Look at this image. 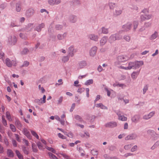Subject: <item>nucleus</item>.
Here are the masks:
<instances>
[{
  "mask_svg": "<svg viewBox=\"0 0 159 159\" xmlns=\"http://www.w3.org/2000/svg\"><path fill=\"white\" fill-rule=\"evenodd\" d=\"M143 65V62L142 61H131L129 62L128 64L129 70L131 69L135 70L138 69Z\"/></svg>",
  "mask_w": 159,
  "mask_h": 159,
  "instance_id": "obj_1",
  "label": "nucleus"
},
{
  "mask_svg": "<svg viewBox=\"0 0 159 159\" xmlns=\"http://www.w3.org/2000/svg\"><path fill=\"white\" fill-rule=\"evenodd\" d=\"M129 59V57L126 55H120L116 57V61L114 62V65L119 66L121 63L126 61Z\"/></svg>",
  "mask_w": 159,
  "mask_h": 159,
  "instance_id": "obj_2",
  "label": "nucleus"
},
{
  "mask_svg": "<svg viewBox=\"0 0 159 159\" xmlns=\"http://www.w3.org/2000/svg\"><path fill=\"white\" fill-rule=\"evenodd\" d=\"M122 36L118 33L112 34L109 38L108 41L111 43L116 40H120L122 39Z\"/></svg>",
  "mask_w": 159,
  "mask_h": 159,
  "instance_id": "obj_3",
  "label": "nucleus"
},
{
  "mask_svg": "<svg viewBox=\"0 0 159 159\" xmlns=\"http://www.w3.org/2000/svg\"><path fill=\"white\" fill-rule=\"evenodd\" d=\"M147 133L150 135L151 138L154 140H156L159 138V134L157 133L153 130H148L147 131Z\"/></svg>",
  "mask_w": 159,
  "mask_h": 159,
  "instance_id": "obj_4",
  "label": "nucleus"
},
{
  "mask_svg": "<svg viewBox=\"0 0 159 159\" xmlns=\"http://www.w3.org/2000/svg\"><path fill=\"white\" fill-rule=\"evenodd\" d=\"M17 42V38L15 36H10L8 37L7 43L10 45H14Z\"/></svg>",
  "mask_w": 159,
  "mask_h": 159,
  "instance_id": "obj_5",
  "label": "nucleus"
},
{
  "mask_svg": "<svg viewBox=\"0 0 159 159\" xmlns=\"http://www.w3.org/2000/svg\"><path fill=\"white\" fill-rule=\"evenodd\" d=\"M123 10L122 7H116L113 13V16H117L121 15Z\"/></svg>",
  "mask_w": 159,
  "mask_h": 159,
  "instance_id": "obj_6",
  "label": "nucleus"
},
{
  "mask_svg": "<svg viewBox=\"0 0 159 159\" xmlns=\"http://www.w3.org/2000/svg\"><path fill=\"white\" fill-rule=\"evenodd\" d=\"M77 52L76 49H75L73 46H70L68 48L67 51L68 55L71 57L74 56L75 53Z\"/></svg>",
  "mask_w": 159,
  "mask_h": 159,
  "instance_id": "obj_7",
  "label": "nucleus"
},
{
  "mask_svg": "<svg viewBox=\"0 0 159 159\" xmlns=\"http://www.w3.org/2000/svg\"><path fill=\"white\" fill-rule=\"evenodd\" d=\"M5 63L7 66L9 67H11L12 66H16V62L15 61L12 60L11 61L8 58L6 59Z\"/></svg>",
  "mask_w": 159,
  "mask_h": 159,
  "instance_id": "obj_8",
  "label": "nucleus"
},
{
  "mask_svg": "<svg viewBox=\"0 0 159 159\" xmlns=\"http://www.w3.org/2000/svg\"><path fill=\"white\" fill-rule=\"evenodd\" d=\"M118 116V120L122 121H125L127 120V118L122 115L123 113L120 111H118L116 113Z\"/></svg>",
  "mask_w": 159,
  "mask_h": 159,
  "instance_id": "obj_9",
  "label": "nucleus"
},
{
  "mask_svg": "<svg viewBox=\"0 0 159 159\" xmlns=\"http://www.w3.org/2000/svg\"><path fill=\"white\" fill-rule=\"evenodd\" d=\"M88 38L89 39L97 42L99 39V36L97 35L94 34H90L88 36Z\"/></svg>",
  "mask_w": 159,
  "mask_h": 159,
  "instance_id": "obj_10",
  "label": "nucleus"
},
{
  "mask_svg": "<svg viewBox=\"0 0 159 159\" xmlns=\"http://www.w3.org/2000/svg\"><path fill=\"white\" fill-rule=\"evenodd\" d=\"M138 137L137 135L135 133H132L127 136L125 138L126 140H134L136 139Z\"/></svg>",
  "mask_w": 159,
  "mask_h": 159,
  "instance_id": "obj_11",
  "label": "nucleus"
},
{
  "mask_svg": "<svg viewBox=\"0 0 159 159\" xmlns=\"http://www.w3.org/2000/svg\"><path fill=\"white\" fill-rule=\"evenodd\" d=\"M117 123L115 121H111L108 122L105 124V126L106 127L114 128L117 126Z\"/></svg>",
  "mask_w": 159,
  "mask_h": 159,
  "instance_id": "obj_12",
  "label": "nucleus"
},
{
  "mask_svg": "<svg viewBox=\"0 0 159 159\" xmlns=\"http://www.w3.org/2000/svg\"><path fill=\"white\" fill-rule=\"evenodd\" d=\"M152 17V15L151 14L141 15L140 16V20L143 21L145 20H148L151 19Z\"/></svg>",
  "mask_w": 159,
  "mask_h": 159,
  "instance_id": "obj_13",
  "label": "nucleus"
},
{
  "mask_svg": "<svg viewBox=\"0 0 159 159\" xmlns=\"http://www.w3.org/2000/svg\"><path fill=\"white\" fill-rule=\"evenodd\" d=\"M34 13V11L33 8H30L28 9L26 12L25 15L28 17H31Z\"/></svg>",
  "mask_w": 159,
  "mask_h": 159,
  "instance_id": "obj_14",
  "label": "nucleus"
},
{
  "mask_svg": "<svg viewBox=\"0 0 159 159\" xmlns=\"http://www.w3.org/2000/svg\"><path fill=\"white\" fill-rule=\"evenodd\" d=\"M98 48L96 46H93L92 47L89 51L90 56L92 57H94L96 53Z\"/></svg>",
  "mask_w": 159,
  "mask_h": 159,
  "instance_id": "obj_15",
  "label": "nucleus"
},
{
  "mask_svg": "<svg viewBox=\"0 0 159 159\" xmlns=\"http://www.w3.org/2000/svg\"><path fill=\"white\" fill-rule=\"evenodd\" d=\"M155 113V111H152L150 112L148 114L144 115L143 117V118L145 120H148L152 116H153Z\"/></svg>",
  "mask_w": 159,
  "mask_h": 159,
  "instance_id": "obj_16",
  "label": "nucleus"
},
{
  "mask_svg": "<svg viewBox=\"0 0 159 159\" xmlns=\"http://www.w3.org/2000/svg\"><path fill=\"white\" fill-rule=\"evenodd\" d=\"M108 37L107 36L103 37L100 41V45L101 46H104L107 42Z\"/></svg>",
  "mask_w": 159,
  "mask_h": 159,
  "instance_id": "obj_17",
  "label": "nucleus"
},
{
  "mask_svg": "<svg viewBox=\"0 0 159 159\" xmlns=\"http://www.w3.org/2000/svg\"><path fill=\"white\" fill-rule=\"evenodd\" d=\"M131 26L132 24L131 23H128L123 26L122 28L125 31H127L130 30Z\"/></svg>",
  "mask_w": 159,
  "mask_h": 159,
  "instance_id": "obj_18",
  "label": "nucleus"
},
{
  "mask_svg": "<svg viewBox=\"0 0 159 159\" xmlns=\"http://www.w3.org/2000/svg\"><path fill=\"white\" fill-rule=\"evenodd\" d=\"M45 26V24L44 23H42L37 25L35 28L34 30L38 32H40L41 31L42 29L44 28Z\"/></svg>",
  "mask_w": 159,
  "mask_h": 159,
  "instance_id": "obj_19",
  "label": "nucleus"
},
{
  "mask_svg": "<svg viewBox=\"0 0 159 159\" xmlns=\"http://www.w3.org/2000/svg\"><path fill=\"white\" fill-rule=\"evenodd\" d=\"M61 0H49L48 2L51 5H57L61 2Z\"/></svg>",
  "mask_w": 159,
  "mask_h": 159,
  "instance_id": "obj_20",
  "label": "nucleus"
},
{
  "mask_svg": "<svg viewBox=\"0 0 159 159\" xmlns=\"http://www.w3.org/2000/svg\"><path fill=\"white\" fill-rule=\"evenodd\" d=\"M22 132L23 134L25 135L29 139H31V136L29 131L26 128H24Z\"/></svg>",
  "mask_w": 159,
  "mask_h": 159,
  "instance_id": "obj_21",
  "label": "nucleus"
},
{
  "mask_svg": "<svg viewBox=\"0 0 159 159\" xmlns=\"http://www.w3.org/2000/svg\"><path fill=\"white\" fill-rule=\"evenodd\" d=\"M77 17L74 15H71L69 17V21L72 23H75L77 21Z\"/></svg>",
  "mask_w": 159,
  "mask_h": 159,
  "instance_id": "obj_22",
  "label": "nucleus"
},
{
  "mask_svg": "<svg viewBox=\"0 0 159 159\" xmlns=\"http://www.w3.org/2000/svg\"><path fill=\"white\" fill-rule=\"evenodd\" d=\"M139 119L140 116L138 115H135L132 118L131 120L132 122L136 123L139 121Z\"/></svg>",
  "mask_w": 159,
  "mask_h": 159,
  "instance_id": "obj_23",
  "label": "nucleus"
},
{
  "mask_svg": "<svg viewBox=\"0 0 159 159\" xmlns=\"http://www.w3.org/2000/svg\"><path fill=\"white\" fill-rule=\"evenodd\" d=\"M67 34L66 33H65L62 34H59L57 35V38L59 40H62L66 38Z\"/></svg>",
  "mask_w": 159,
  "mask_h": 159,
  "instance_id": "obj_24",
  "label": "nucleus"
},
{
  "mask_svg": "<svg viewBox=\"0 0 159 159\" xmlns=\"http://www.w3.org/2000/svg\"><path fill=\"white\" fill-rule=\"evenodd\" d=\"M158 35V32L157 31H155L150 36L149 39L151 40H153L156 39Z\"/></svg>",
  "mask_w": 159,
  "mask_h": 159,
  "instance_id": "obj_25",
  "label": "nucleus"
},
{
  "mask_svg": "<svg viewBox=\"0 0 159 159\" xmlns=\"http://www.w3.org/2000/svg\"><path fill=\"white\" fill-rule=\"evenodd\" d=\"M15 124L17 128L21 130L22 129V125L20 121L18 120H16L15 121Z\"/></svg>",
  "mask_w": 159,
  "mask_h": 159,
  "instance_id": "obj_26",
  "label": "nucleus"
},
{
  "mask_svg": "<svg viewBox=\"0 0 159 159\" xmlns=\"http://www.w3.org/2000/svg\"><path fill=\"white\" fill-rule=\"evenodd\" d=\"M86 65L87 63L85 61H81L79 63V67L80 69L83 68Z\"/></svg>",
  "mask_w": 159,
  "mask_h": 159,
  "instance_id": "obj_27",
  "label": "nucleus"
},
{
  "mask_svg": "<svg viewBox=\"0 0 159 159\" xmlns=\"http://www.w3.org/2000/svg\"><path fill=\"white\" fill-rule=\"evenodd\" d=\"M140 70L139 71L133 72L131 74V77L134 80L136 79L139 73Z\"/></svg>",
  "mask_w": 159,
  "mask_h": 159,
  "instance_id": "obj_28",
  "label": "nucleus"
},
{
  "mask_svg": "<svg viewBox=\"0 0 159 159\" xmlns=\"http://www.w3.org/2000/svg\"><path fill=\"white\" fill-rule=\"evenodd\" d=\"M70 57L68 55L66 56H64L61 58V61L63 63H65L68 61L69 60Z\"/></svg>",
  "mask_w": 159,
  "mask_h": 159,
  "instance_id": "obj_29",
  "label": "nucleus"
},
{
  "mask_svg": "<svg viewBox=\"0 0 159 159\" xmlns=\"http://www.w3.org/2000/svg\"><path fill=\"white\" fill-rule=\"evenodd\" d=\"M57 154L59 157H62L66 159H70V157L65 153L60 152Z\"/></svg>",
  "mask_w": 159,
  "mask_h": 159,
  "instance_id": "obj_30",
  "label": "nucleus"
},
{
  "mask_svg": "<svg viewBox=\"0 0 159 159\" xmlns=\"http://www.w3.org/2000/svg\"><path fill=\"white\" fill-rule=\"evenodd\" d=\"M96 106L97 107H100L102 109L107 110L108 109L107 107L104 105L102 103H99L96 104Z\"/></svg>",
  "mask_w": 159,
  "mask_h": 159,
  "instance_id": "obj_31",
  "label": "nucleus"
},
{
  "mask_svg": "<svg viewBox=\"0 0 159 159\" xmlns=\"http://www.w3.org/2000/svg\"><path fill=\"white\" fill-rule=\"evenodd\" d=\"M21 9V5L20 3H17L16 4V10L17 12H20Z\"/></svg>",
  "mask_w": 159,
  "mask_h": 159,
  "instance_id": "obj_32",
  "label": "nucleus"
},
{
  "mask_svg": "<svg viewBox=\"0 0 159 159\" xmlns=\"http://www.w3.org/2000/svg\"><path fill=\"white\" fill-rule=\"evenodd\" d=\"M102 33L103 34H107L109 33L108 29L106 28L105 27H102L101 28Z\"/></svg>",
  "mask_w": 159,
  "mask_h": 159,
  "instance_id": "obj_33",
  "label": "nucleus"
},
{
  "mask_svg": "<svg viewBox=\"0 0 159 159\" xmlns=\"http://www.w3.org/2000/svg\"><path fill=\"white\" fill-rule=\"evenodd\" d=\"M109 7L110 9L113 10L116 6V4L113 2H109Z\"/></svg>",
  "mask_w": 159,
  "mask_h": 159,
  "instance_id": "obj_34",
  "label": "nucleus"
},
{
  "mask_svg": "<svg viewBox=\"0 0 159 159\" xmlns=\"http://www.w3.org/2000/svg\"><path fill=\"white\" fill-rule=\"evenodd\" d=\"M7 155L8 156L10 157H13L14 156V153L11 149L7 150Z\"/></svg>",
  "mask_w": 159,
  "mask_h": 159,
  "instance_id": "obj_35",
  "label": "nucleus"
},
{
  "mask_svg": "<svg viewBox=\"0 0 159 159\" xmlns=\"http://www.w3.org/2000/svg\"><path fill=\"white\" fill-rule=\"evenodd\" d=\"M15 152L16 155L19 159H23V156L21 154L18 150H16Z\"/></svg>",
  "mask_w": 159,
  "mask_h": 159,
  "instance_id": "obj_36",
  "label": "nucleus"
},
{
  "mask_svg": "<svg viewBox=\"0 0 159 159\" xmlns=\"http://www.w3.org/2000/svg\"><path fill=\"white\" fill-rule=\"evenodd\" d=\"M6 117L9 121H11L12 120L10 113L8 111L6 112Z\"/></svg>",
  "mask_w": 159,
  "mask_h": 159,
  "instance_id": "obj_37",
  "label": "nucleus"
},
{
  "mask_svg": "<svg viewBox=\"0 0 159 159\" xmlns=\"http://www.w3.org/2000/svg\"><path fill=\"white\" fill-rule=\"evenodd\" d=\"M113 86L114 87L119 86L122 87V88L125 87V85L123 84L116 83L113 84Z\"/></svg>",
  "mask_w": 159,
  "mask_h": 159,
  "instance_id": "obj_38",
  "label": "nucleus"
},
{
  "mask_svg": "<svg viewBox=\"0 0 159 159\" xmlns=\"http://www.w3.org/2000/svg\"><path fill=\"white\" fill-rule=\"evenodd\" d=\"M48 153L49 156V157L51 159H58L57 157L55 155L52 154V153L49 152Z\"/></svg>",
  "mask_w": 159,
  "mask_h": 159,
  "instance_id": "obj_39",
  "label": "nucleus"
},
{
  "mask_svg": "<svg viewBox=\"0 0 159 159\" xmlns=\"http://www.w3.org/2000/svg\"><path fill=\"white\" fill-rule=\"evenodd\" d=\"M93 80L92 79H90L87 80L84 83V84L86 85H89L93 84Z\"/></svg>",
  "mask_w": 159,
  "mask_h": 159,
  "instance_id": "obj_40",
  "label": "nucleus"
},
{
  "mask_svg": "<svg viewBox=\"0 0 159 159\" xmlns=\"http://www.w3.org/2000/svg\"><path fill=\"white\" fill-rule=\"evenodd\" d=\"M45 148L48 151L52 152L53 153H56V151L53 148L47 146H45Z\"/></svg>",
  "mask_w": 159,
  "mask_h": 159,
  "instance_id": "obj_41",
  "label": "nucleus"
},
{
  "mask_svg": "<svg viewBox=\"0 0 159 159\" xmlns=\"http://www.w3.org/2000/svg\"><path fill=\"white\" fill-rule=\"evenodd\" d=\"M139 25V22L138 21H134L133 22L134 30H135L137 29Z\"/></svg>",
  "mask_w": 159,
  "mask_h": 159,
  "instance_id": "obj_42",
  "label": "nucleus"
},
{
  "mask_svg": "<svg viewBox=\"0 0 159 159\" xmlns=\"http://www.w3.org/2000/svg\"><path fill=\"white\" fill-rule=\"evenodd\" d=\"M74 118L79 122H81L83 120L82 117L78 115H75Z\"/></svg>",
  "mask_w": 159,
  "mask_h": 159,
  "instance_id": "obj_43",
  "label": "nucleus"
},
{
  "mask_svg": "<svg viewBox=\"0 0 159 159\" xmlns=\"http://www.w3.org/2000/svg\"><path fill=\"white\" fill-rule=\"evenodd\" d=\"M31 132L32 134L34 137H35L37 139H39V136L37 134V133L34 130H31Z\"/></svg>",
  "mask_w": 159,
  "mask_h": 159,
  "instance_id": "obj_44",
  "label": "nucleus"
},
{
  "mask_svg": "<svg viewBox=\"0 0 159 159\" xmlns=\"http://www.w3.org/2000/svg\"><path fill=\"white\" fill-rule=\"evenodd\" d=\"M124 39L126 41L129 42L130 40V37L128 35H125L123 37Z\"/></svg>",
  "mask_w": 159,
  "mask_h": 159,
  "instance_id": "obj_45",
  "label": "nucleus"
},
{
  "mask_svg": "<svg viewBox=\"0 0 159 159\" xmlns=\"http://www.w3.org/2000/svg\"><path fill=\"white\" fill-rule=\"evenodd\" d=\"M41 100L42 98H41L40 99H36L34 100V102L35 103H37L38 104L40 105L41 104H42Z\"/></svg>",
  "mask_w": 159,
  "mask_h": 159,
  "instance_id": "obj_46",
  "label": "nucleus"
},
{
  "mask_svg": "<svg viewBox=\"0 0 159 159\" xmlns=\"http://www.w3.org/2000/svg\"><path fill=\"white\" fill-rule=\"evenodd\" d=\"M132 146V144H126L124 146V148L126 150H128L131 148Z\"/></svg>",
  "mask_w": 159,
  "mask_h": 159,
  "instance_id": "obj_47",
  "label": "nucleus"
},
{
  "mask_svg": "<svg viewBox=\"0 0 159 159\" xmlns=\"http://www.w3.org/2000/svg\"><path fill=\"white\" fill-rule=\"evenodd\" d=\"M91 152L93 156H97L98 154V151L94 149L91 150Z\"/></svg>",
  "mask_w": 159,
  "mask_h": 159,
  "instance_id": "obj_48",
  "label": "nucleus"
},
{
  "mask_svg": "<svg viewBox=\"0 0 159 159\" xmlns=\"http://www.w3.org/2000/svg\"><path fill=\"white\" fill-rule=\"evenodd\" d=\"M148 85H145L144 86L143 89V94H144L146 93V91L148 89Z\"/></svg>",
  "mask_w": 159,
  "mask_h": 159,
  "instance_id": "obj_49",
  "label": "nucleus"
},
{
  "mask_svg": "<svg viewBox=\"0 0 159 159\" xmlns=\"http://www.w3.org/2000/svg\"><path fill=\"white\" fill-rule=\"evenodd\" d=\"M10 129H11L12 131L14 132L16 131V128L12 124H10Z\"/></svg>",
  "mask_w": 159,
  "mask_h": 159,
  "instance_id": "obj_50",
  "label": "nucleus"
},
{
  "mask_svg": "<svg viewBox=\"0 0 159 159\" xmlns=\"http://www.w3.org/2000/svg\"><path fill=\"white\" fill-rule=\"evenodd\" d=\"M63 28V26L60 25H55V29L57 30H61Z\"/></svg>",
  "mask_w": 159,
  "mask_h": 159,
  "instance_id": "obj_51",
  "label": "nucleus"
},
{
  "mask_svg": "<svg viewBox=\"0 0 159 159\" xmlns=\"http://www.w3.org/2000/svg\"><path fill=\"white\" fill-rule=\"evenodd\" d=\"M29 52V50L27 48H25L21 52V54L22 55L26 54Z\"/></svg>",
  "mask_w": 159,
  "mask_h": 159,
  "instance_id": "obj_52",
  "label": "nucleus"
},
{
  "mask_svg": "<svg viewBox=\"0 0 159 159\" xmlns=\"http://www.w3.org/2000/svg\"><path fill=\"white\" fill-rule=\"evenodd\" d=\"M30 64V63L27 61H25L24 62L23 65H22L21 67H27Z\"/></svg>",
  "mask_w": 159,
  "mask_h": 159,
  "instance_id": "obj_53",
  "label": "nucleus"
},
{
  "mask_svg": "<svg viewBox=\"0 0 159 159\" xmlns=\"http://www.w3.org/2000/svg\"><path fill=\"white\" fill-rule=\"evenodd\" d=\"M138 147L137 145H135L133 146L131 149V152H134L137 150Z\"/></svg>",
  "mask_w": 159,
  "mask_h": 159,
  "instance_id": "obj_54",
  "label": "nucleus"
},
{
  "mask_svg": "<svg viewBox=\"0 0 159 159\" xmlns=\"http://www.w3.org/2000/svg\"><path fill=\"white\" fill-rule=\"evenodd\" d=\"M32 148L34 152H36L37 151V147L35 143H33L32 144Z\"/></svg>",
  "mask_w": 159,
  "mask_h": 159,
  "instance_id": "obj_55",
  "label": "nucleus"
},
{
  "mask_svg": "<svg viewBox=\"0 0 159 159\" xmlns=\"http://www.w3.org/2000/svg\"><path fill=\"white\" fill-rule=\"evenodd\" d=\"M2 123L3 124V125L5 126H6L7 125V123L6 120L5 119V118L4 117V116H2Z\"/></svg>",
  "mask_w": 159,
  "mask_h": 159,
  "instance_id": "obj_56",
  "label": "nucleus"
},
{
  "mask_svg": "<svg viewBox=\"0 0 159 159\" xmlns=\"http://www.w3.org/2000/svg\"><path fill=\"white\" fill-rule=\"evenodd\" d=\"M7 6L6 3H3L0 5V8L3 10Z\"/></svg>",
  "mask_w": 159,
  "mask_h": 159,
  "instance_id": "obj_57",
  "label": "nucleus"
},
{
  "mask_svg": "<svg viewBox=\"0 0 159 159\" xmlns=\"http://www.w3.org/2000/svg\"><path fill=\"white\" fill-rule=\"evenodd\" d=\"M118 67L120 69H123L126 70H129L128 66L127 67H124L123 66H118Z\"/></svg>",
  "mask_w": 159,
  "mask_h": 159,
  "instance_id": "obj_58",
  "label": "nucleus"
},
{
  "mask_svg": "<svg viewBox=\"0 0 159 159\" xmlns=\"http://www.w3.org/2000/svg\"><path fill=\"white\" fill-rule=\"evenodd\" d=\"M37 145L38 147V148L40 149H43V146L42 144L40 142H38L37 143Z\"/></svg>",
  "mask_w": 159,
  "mask_h": 159,
  "instance_id": "obj_59",
  "label": "nucleus"
},
{
  "mask_svg": "<svg viewBox=\"0 0 159 159\" xmlns=\"http://www.w3.org/2000/svg\"><path fill=\"white\" fill-rule=\"evenodd\" d=\"M4 56V53L1 51H0V59H2V60H3Z\"/></svg>",
  "mask_w": 159,
  "mask_h": 159,
  "instance_id": "obj_60",
  "label": "nucleus"
},
{
  "mask_svg": "<svg viewBox=\"0 0 159 159\" xmlns=\"http://www.w3.org/2000/svg\"><path fill=\"white\" fill-rule=\"evenodd\" d=\"M20 37L22 39H26V37L25 36V35L24 34H23L21 33H20Z\"/></svg>",
  "mask_w": 159,
  "mask_h": 159,
  "instance_id": "obj_61",
  "label": "nucleus"
},
{
  "mask_svg": "<svg viewBox=\"0 0 159 159\" xmlns=\"http://www.w3.org/2000/svg\"><path fill=\"white\" fill-rule=\"evenodd\" d=\"M134 155L133 154L131 153H127L125 154L124 155V156L126 157H127L129 156H133Z\"/></svg>",
  "mask_w": 159,
  "mask_h": 159,
  "instance_id": "obj_62",
  "label": "nucleus"
},
{
  "mask_svg": "<svg viewBox=\"0 0 159 159\" xmlns=\"http://www.w3.org/2000/svg\"><path fill=\"white\" fill-rule=\"evenodd\" d=\"M63 101V97L62 96H61L59 99L57 101V103L58 104H60Z\"/></svg>",
  "mask_w": 159,
  "mask_h": 159,
  "instance_id": "obj_63",
  "label": "nucleus"
},
{
  "mask_svg": "<svg viewBox=\"0 0 159 159\" xmlns=\"http://www.w3.org/2000/svg\"><path fill=\"white\" fill-rule=\"evenodd\" d=\"M141 12L144 13L145 14H146L148 13L149 11L148 9H144Z\"/></svg>",
  "mask_w": 159,
  "mask_h": 159,
  "instance_id": "obj_64",
  "label": "nucleus"
}]
</instances>
